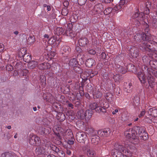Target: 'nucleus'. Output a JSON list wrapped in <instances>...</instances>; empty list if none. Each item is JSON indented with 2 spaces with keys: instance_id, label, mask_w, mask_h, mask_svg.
<instances>
[{
  "instance_id": "obj_31",
  "label": "nucleus",
  "mask_w": 157,
  "mask_h": 157,
  "mask_svg": "<svg viewBox=\"0 0 157 157\" xmlns=\"http://www.w3.org/2000/svg\"><path fill=\"white\" fill-rule=\"evenodd\" d=\"M71 49L69 47L67 46H63L61 49V52L63 53L65 52L66 54H68L70 52Z\"/></svg>"
},
{
  "instance_id": "obj_58",
  "label": "nucleus",
  "mask_w": 157,
  "mask_h": 157,
  "mask_svg": "<svg viewBox=\"0 0 157 157\" xmlns=\"http://www.w3.org/2000/svg\"><path fill=\"white\" fill-rule=\"evenodd\" d=\"M69 115L70 116H72L74 115L75 113L74 112L72 111V110L70 111V112L69 113Z\"/></svg>"
},
{
  "instance_id": "obj_14",
  "label": "nucleus",
  "mask_w": 157,
  "mask_h": 157,
  "mask_svg": "<svg viewBox=\"0 0 157 157\" xmlns=\"http://www.w3.org/2000/svg\"><path fill=\"white\" fill-rule=\"evenodd\" d=\"M129 53L133 58H136L139 55L138 49L133 47L130 49Z\"/></svg>"
},
{
  "instance_id": "obj_39",
  "label": "nucleus",
  "mask_w": 157,
  "mask_h": 157,
  "mask_svg": "<svg viewBox=\"0 0 157 157\" xmlns=\"http://www.w3.org/2000/svg\"><path fill=\"white\" fill-rule=\"evenodd\" d=\"M121 78V77L120 75L119 74H116L115 75H114L113 77L114 80L115 82L119 81Z\"/></svg>"
},
{
  "instance_id": "obj_11",
  "label": "nucleus",
  "mask_w": 157,
  "mask_h": 157,
  "mask_svg": "<svg viewBox=\"0 0 157 157\" xmlns=\"http://www.w3.org/2000/svg\"><path fill=\"white\" fill-rule=\"evenodd\" d=\"M97 133L99 136L106 137L110 135L111 131L109 129L100 130L98 131Z\"/></svg>"
},
{
  "instance_id": "obj_60",
  "label": "nucleus",
  "mask_w": 157,
  "mask_h": 157,
  "mask_svg": "<svg viewBox=\"0 0 157 157\" xmlns=\"http://www.w3.org/2000/svg\"><path fill=\"white\" fill-rule=\"evenodd\" d=\"M44 37L45 38H46L47 39H48L49 38V36L47 34H45L44 36Z\"/></svg>"
},
{
  "instance_id": "obj_45",
  "label": "nucleus",
  "mask_w": 157,
  "mask_h": 157,
  "mask_svg": "<svg viewBox=\"0 0 157 157\" xmlns=\"http://www.w3.org/2000/svg\"><path fill=\"white\" fill-rule=\"evenodd\" d=\"M88 53L94 55L96 53V52L94 49H89L88 51Z\"/></svg>"
},
{
  "instance_id": "obj_1",
  "label": "nucleus",
  "mask_w": 157,
  "mask_h": 157,
  "mask_svg": "<svg viewBox=\"0 0 157 157\" xmlns=\"http://www.w3.org/2000/svg\"><path fill=\"white\" fill-rule=\"evenodd\" d=\"M124 135L133 144H137L139 143L138 136L143 140H145L148 138L147 133L145 132L144 128L139 127H137L136 132L132 129H128L125 132Z\"/></svg>"
},
{
  "instance_id": "obj_25",
  "label": "nucleus",
  "mask_w": 157,
  "mask_h": 157,
  "mask_svg": "<svg viewBox=\"0 0 157 157\" xmlns=\"http://www.w3.org/2000/svg\"><path fill=\"white\" fill-rule=\"evenodd\" d=\"M84 114L85 118L89 120L91 118L93 114V112L92 110L88 109L86 111Z\"/></svg>"
},
{
  "instance_id": "obj_38",
  "label": "nucleus",
  "mask_w": 157,
  "mask_h": 157,
  "mask_svg": "<svg viewBox=\"0 0 157 157\" xmlns=\"http://www.w3.org/2000/svg\"><path fill=\"white\" fill-rule=\"evenodd\" d=\"M50 147L52 150L55 151L56 153H57L58 152H59V149L56 146L52 145H50Z\"/></svg>"
},
{
  "instance_id": "obj_4",
  "label": "nucleus",
  "mask_w": 157,
  "mask_h": 157,
  "mask_svg": "<svg viewBox=\"0 0 157 157\" xmlns=\"http://www.w3.org/2000/svg\"><path fill=\"white\" fill-rule=\"evenodd\" d=\"M148 76L147 79L149 85L151 86H153L155 84V82L152 75L157 77V71H152L150 68L147 69Z\"/></svg>"
},
{
  "instance_id": "obj_27",
  "label": "nucleus",
  "mask_w": 157,
  "mask_h": 157,
  "mask_svg": "<svg viewBox=\"0 0 157 157\" xmlns=\"http://www.w3.org/2000/svg\"><path fill=\"white\" fill-rule=\"evenodd\" d=\"M95 63V61L92 58L88 59L86 62V64L88 67H91Z\"/></svg>"
},
{
  "instance_id": "obj_64",
  "label": "nucleus",
  "mask_w": 157,
  "mask_h": 157,
  "mask_svg": "<svg viewBox=\"0 0 157 157\" xmlns=\"http://www.w3.org/2000/svg\"><path fill=\"white\" fill-rule=\"evenodd\" d=\"M11 128V127L10 125H9L7 127V128L9 129H10Z\"/></svg>"
},
{
  "instance_id": "obj_57",
  "label": "nucleus",
  "mask_w": 157,
  "mask_h": 157,
  "mask_svg": "<svg viewBox=\"0 0 157 157\" xmlns=\"http://www.w3.org/2000/svg\"><path fill=\"white\" fill-rule=\"evenodd\" d=\"M69 2L67 1H65L63 3V5L65 6H67L69 5Z\"/></svg>"
},
{
  "instance_id": "obj_24",
  "label": "nucleus",
  "mask_w": 157,
  "mask_h": 157,
  "mask_svg": "<svg viewBox=\"0 0 157 157\" xmlns=\"http://www.w3.org/2000/svg\"><path fill=\"white\" fill-rule=\"evenodd\" d=\"M125 0H121L119 2L118 6H116L113 8V10L117 11L121 9L122 7V6H123L125 3Z\"/></svg>"
},
{
  "instance_id": "obj_37",
  "label": "nucleus",
  "mask_w": 157,
  "mask_h": 157,
  "mask_svg": "<svg viewBox=\"0 0 157 157\" xmlns=\"http://www.w3.org/2000/svg\"><path fill=\"white\" fill-rule=\"evenodd\" d=\"M57 119L60 121H63L65 119V115L63 113H59L58 115Z\"/></svg>"
},
{
  "instance_id": "obj_23",
  "label": "nucleus",
  "mask_w": 157,
  "mask_h": 157,
  "mask_svg": "<svg viewBox=\"0 0 157 157\" xmlns=\"http://www.w3.org/2000/svg\"><path fill=\"white\" fill-rule=\"evenodd\" d=\"M150 115L154 117H157V109L155 108H150L148 111Z\"/></svg>"
},
{
  "instance_id": "obj_61",
  "label": "nucleus",
  "mask_w": 157,
  "mask_h": 157,
  "mask_svg": "<svg viewBox=\"0 0 157 157\" xmlns=\"http://www.w3.org/2000/svg\"><path fill=\"white\" fill-rule=\"evenodd\" d=\"M47 9L48 11H50L51 10V7L49 6H47Z\"/></svg>"
},
{
  "instance_id": "obj_51",
  "label": "nucleus",
  "mask_w": 157,
  "mask_h": 157,
  "mask_svg": "<svg viewBox=\"0 0 157 157\" xmlns=\"http://www.w3.org/2000/svg\"><path fill=\"white\" fill-rule=\"evenodd\" d=\"M22 73H23V75H26V74L28 73V71L26 69L23 70L22 71Z\"/></svg>"
},
{
  "instance_id": "obj_26",
  "label": "nucleus",
  "mask_w": 157,
  "mask_h": 157,
  "mask_svg": "<svg viewBox=\"0 0 157 157\" xmlns=\"http://www.w3.org/2000/svg\"><path fill=\"white\" fill-rule=\"evenodd\" d=\"M113 8L112 9V8L109 7H108L106 8L104 11V13L105 15H108L112 13L113 14L114 13V12L116 11L113 10Z\"/></svg>"
},
{
  "instance_id": "obj_49",
  "label": "nucleus",
  "mask_w": 157,
  "mask_h": 157,
  "mask_svg": "<svg viewBox=\"0 0 157 157\" xmlns=\"http://www.w3.org/2000/svg\"><path fill=\"white\" fill-rule=\"evenodd\" d=\"M145 113V111L144 109L141 112L140 114L139 115V117H141L143 116Z\"/></svg>"
},
{
  "instance_id": "obj_59",
  "label": "nucleus",
  "mask_w": 157,
  "mask_h": 157,
  "mask_svg": "<svg viewBox=\"0 0 157 157\" xmlns=\"http://www.w3.org/2000/svg\"><path fill=\"white\" fill-rule=\"evenodd\" d=\"M118 112V110L117 109H116L115 110L113 111L112 112V113L114 115L115 114V113Z\"/></svg>"
},
{
  "instance_id": "obj_2",
  "label": "nucleus",
  "mask_w": 157,
  "mask_h": 157,
  "mask_svg": "<svg viewBox=\"0 0 157 157\" xmlns=\"http://www.w3.org/2000/svg\"><path fill=\"white\" fill-rule=\"evenodd\" d=\"M132 18L134 19L136 18V20H138V22L137 24V25H139L142 21V24L144 25V27H145V33L144 34H143L142 36V39L144 41L149 40V38L148 36H149L148 34L147 35L146 33V32L147 33L148 32L149 25L145 21V18L144 13H139L137 12L135 13L133 15Z\"/></svg>"
},
{
  "instance_id": "obj_54",
  "label": "nucleus",
  "mask_w": 157,
  "mask_h": 157,
  "mask_svg": "<svg viewBox=\"0 0 157 157\" xmlns=\"http://www.w3.org/2000/svg\"><path fill=\"white\" fill-rule=\"evenodd\" d=\"M9 156V155L6 154V153H2L1 155V157H8Z\"/></svg>"
},
{
  "instance_id": "obj_35",
  "label": "nucleus",
  "mask_w": 157,
  "mask_h": 157,
  "mask_svg": "<svg viewBox=\"0 0 157 157\" xmlns=\"http://www.w3.org/2000/svg\"><path fill=\"white\" fill-rule=\"evenodd\" d=\"M118 71L122 74H124L127 72V70L126 66L123 67L122 66H119L118 68Z\"/></svg>"
},
{
  "instance_id": "obj_10",
  "label": "nucleus",
  "mask_w": 157,
  "mask_h": 157,
  "mask_svg": "<svg viewBox=\"0 0 157 157\" xmlns=\"http://www.w3.org/2000/svg\"><path fill=\"white\" fill-rule=\"evenodd\" d=\"M72 24H69L67 25V27L65 32L66 35L68 36H70L71 38H73L75 36L76 34L72 30Z\"/></svg>"
},
{
  "instance_id": "obj_30",
  "label": "nucleus",
  "mask_w": 157,
  "mask_h": 157,
  "mask_svg": "<svg viewBox=\"0 0 157 157\" xmlns=\"http://www.w3.org/2000/svg\"><path fill=\"white\" fill-rule=\"evenodd\" d=\"M55 31L56 34L58 35L65 34V32H64V29L62 27L57 28Z\"/></svg>"
},
{
  "instance_id": "obj_29",
  "label": "nucleus",
  "mask_w": 157,
  "mask_h": 157,
  "mask_svg": "<svg viewBox=\"0 0 157 157\" xmlns=\"http://www.w3.org/2000/svg\"><path fill=\"white\" fill-rule=\"evenodd\" d=\"M84 111L81 110L78 111L77 113V116L78 119H83L85 117Z\"/></svg>"
},
{
  "instance_id": "obj_50",
  "label": "nucleus",
  "mask_w": 157,
  "mask_h": 157,
  "mask_svg": "<svg viewBox=\"0 0 157 157\" xmlns=\"http://www.w3.org/2000/svg\"><path fill=\"white\" fill-rule=\"evenodd\" d=\"M150 13V10L147 8H146L144 12V14H148Z\"/></svg>"
},
{
  "instance_id": "obj_28",
  "label": "nucleus",
  "mask_w": 157,
  "mask_h": 157,
  "mask_svg": "<svg viewBox=\"0 0 157 157\" xmlns=\"http://www.w3.org/2000/svg\"><path fill=\"white\" fill-rule=\"evenodd\" d=\"M38 64L37 61H32L29 63L28 64V67L31 69H33L36 67Z\"/></svg>"
},
{
  "instance_id": "obj_8",
  "label": "nucleus",
  "mask_w": 157,
  "mask_h": 157,
  "mask_svg": "<svg viewBox=\"0 0 157 157\" xmlns=\"http://www.w3.org/2000/svg\"><path fill=\"white\" fill-rule=\"evenodd\" d=\"M87 136V135L84 132H78L76 134V138L78 142L84 143Z\"/></svg>"
},
{
  "instance_id": "obj_9",
  "label": "nucleus",
  "mask_w": 157,
  "mask_h": 157,
  "mask_svg": "<svg viewBox=\"0 0 157 157\" xmlns=\"http://www.w3.org/2000/svg\"><path fill=\"white\" fill-rule=\"evenodd\" d=\"M69 65L70 66L73 67V69L76 72H79L80 69L78 67V63L77 59L73 58L71 59L69 62Z\"/></svg>"
},
{
  "instance_id": "obj_62",
  "label": "nucleus",
  "mask_w": 157,
  "mask_h": 157,
  "mask_svg": "<svg viewBox=\"0 0 157 157\" xmlns=\"http://www.w3.org/2000/svg\"><path fill=\"white\" fill-rule=\"evenodd\" d=\"M107 82H109V84H112V83H111V80L109 79H108L107 80Z\"/></svg>"
},
{
  "instance_id": "obj_20",
  "label": "nucleus",
  "mask_w": 157,
  "mask_h": 157,
  "mask_svg": "<svg viewBox=\"0 0 157 157\" xmlns=\"http://www.w3.org/2000/svg\"><path fill=\"white\" fill-rule=\"evenodd\" d=\"M53 130L54 131V132H55V130H56V131H57V133L58 134H59V133H61V134H62V132H66V133H67V131L68 132H70V134L71 135H72V133L70 131V130H68V131H65V130H64V131H63V130L62 128H61L60 127H57L56 126H55L54 128H53Z\"/></svg>"
},
{
  "instance_id": "obj_43",
  "label": "nucleus",
  "mask_w": 157,
  "mask_h": 157,
  "mask_svg": "<svg viewBox=\"0 0 157 157\" xmlns=\"http://www.w3.org/2000/svg\"><path fill=\"white\" fill-rule=\"evenodd\" d=\"M86 0H78V3L80 5L82 6L85 4Z\"/></svg>"
},
{
  "instance_id": "obj_41",
  "label": "nucleus",
  "mask_w": 157,
  "mask_h": 157,
  "mask_svg": "<svg viewBox=\"0 0 157 157\" xmlns=\"http://www.w3.org/2000/svg\"><path fill=\"white\" fill-rule=\"evenodd\" d=\"M142 59L143 62L144 63H146L149 61L148 57L146 56H143L142 58Z\"/></svg>"
},
{
  "instance_id": "obj_19",
  "label": "nucleus",
  "mask_w": 157,
  "mask_h": 157,
  "mask_svg": "<svg viewBox=\"0 0 157 157\" xmlns=\"http://www.w3.org/2000/svg\"><path fill=\"white\" fill-rule=\"evenodd\" d=\"M78 43L79 46H85L88 43L87 38L84 37L80 38L78 40Z\"/></svg>"
},
{
  "instance_id": "obj_48",
  "label": "nucleus",
  "mask_w": 157,
  "mask_h": 157,
  "mask_svg": "<svg viewBox=\"0 0 157 157\" xmlns=\"http://www.w3.org/2000/svg\"><path fill=\"white\" fill-rule=\"evenodd\" d=\"M76 50L79 53L81 52L82 51V49L78 46H77L76 47Z\"/></svg>"
},
{
  "instance_id": "obj_56",
  "label": "nucleus",
  "mask_w": 157,
  "mask_h": 157,
  "mask_svg": "<svg viewBox=\"0 0 157 157\" xmlns=\"http://www.w3.org/2000/svg\"><path fill=\"white\" fill-rule=\"evenodd\" d=\"M102 2L104 3H109L111 2L110 0H101Z\"/></svg>"
},
{
  "instance_id": "obj_12",
  "label": "nucleus",
  "mask_w": 157,
  "mask_h": 157,
  "mask_svg": "<svg viewBox=\"0 0 157 157\" xmlns=\"http://www.w3.org/2000/svg\"><path fill=\"white\" fill-rule=\"evenodd\" d=\"M103 9V6L101 3L96 4L94 7L93 12L94 14H98L102 12Z\"/></svg>"
},
{
  "instance_id": "obj_33",
  "label": "nucleus",
  "mask_w": 157,
  "mask_h": 157,
  "mask_svg": "<svg viewBox=\"0 0 157 157\" xmlns=\"http://www.w3.org/2000/svg\"><path fill=\"white\" fill-rule=\"evenodd\" d=\"M26 50L24 48H22L18 52V55L20 57H23L26 54Z\"/></svg>"
},
{
  "instance_id": "obj_42",
  "label": "nucleus",
  "mask_w": 157,
  "mask_h": 157,
  "mask_svg": "<svg viewBox=\"0 0 157 157\" xmlns=\"http://www.w3.org/2000/svg\"><path fill=\"white\" fill-rule=\"evenodd\" d=\"M13 66L10 65H8L6 66V70L9 71H11L13 69Z\"/></svg>"
},
{
  "instance_id": "obj_55",
  "label": "nucleus",
  "mask_w": 157,
  "mask_h": 157,
  "mask_svg": "<svg viewBox=\"0 0 157 157\" xmlns=\"http://www.w3.org/2000/svg\"><path fill=\"white\" fill-rule=\"evenodd\" d=\"M18 66H19V67H21V63H17L16 64V65H15V67L18 70V69H19L18 68Z\"/></svg>"
},
{
  "instance_id": "obj_16",
  "label": "nucleus",
  "mask_w": 157,
  "mask_h": 157,
  "mask_svg": "<svg viewBox=\"0 0 157 157\" xmlns=\"http://www.w3.org/2000/svg\"><path fill=\"white\" fill-rule=\"evenodd\" d=\"M60 41L61 40H60L58 39V40H57L56 37L54 36L48 39V43L49 44H54L55 42H56V46H58Z\"/></svg>"
},
{
  "instance_id": "obj_52",
  "label": "nucleus",
  "mask_w": 157,
  "mask_h": 157,
  "mask_svg": "<svg viewBox=\"0 0 157 157\" xmlns=\"http://www.w3.org/2000/svg\"><path fill=\"white\" fill-rule=\"evenodd\" d=\"M74 139H72V140H69L68 141V143L69 144H73L74 143Z\"/></svg>"
},
{
  "instance_id": "obj_53",
  "label": "nucleus",
  "mask_w": 157,
  "mask_h": 157,
  "mask_svg": "<svg viewBox=\"0 0 157 157\" xmlns=\"http://www.w3.org/2000/svg\"><path fill=\"white\" fill-rule=\"evenodd\" d=\"M67 106L68 107L71 108L72 109H73L74 108V105L71 103L68 102L67 104Z\"/></svg>"
},
{
  "instance_id": "obj_13",
  "label": "nucleus",
  "mask_w": 157,
  "mask_h": 157,
  "mask_svg": "<svg viewBox=\"0 0 157 157\" xmlns=\"http://www.w3.org/2000/svg\"><path fill=\"white\" fill-rule=\"evenodd\" d=\"M41 146L40 147L36 148V152L38 155L43 154L45 157V155H47L48 153L45 150V148H44L43 147L42 144L41 143Z\"/></svg>"
},
{
  "instance_id": "obj_44",
  "label": "nucleus",
  "mask_w": 157,
  "mask_h": 157,
  "mask_svg": "<svg viewBox=\"0 0 157 157\" xmlns=\"http://www.w3.org/2000/svg\"><path fill=\"white\" fill-rule=\"evenodd\" d=\"M65 152L67 154L69 155H71V149L69 148H66L65 150Z\"/></svg>"
},
{
  "instance_id": "obj_3",
  "label": "nucleus",
  "mask_w": 157,
  "mask_h": 157,
  "mask_svg": "<svg viewBox=\"0 0 157 157\" xmlns=\"http://www.w3.org/2000/svg\"><path fill=\"white\" fill-rule=\"evenodd\" d=\"M109 107V104L104 99H102L98 104L96 102H92L90 105V110H92L95 109L96 111L98 112H105L106 109Z\"/></svg>"
},
{
  "instance_id": "obj_17",
  "label": "nucleus",
  "mask_w": 157,
  "mask_h": 157,
  "mask_svg": "<svg viewBox=\"0 0 157 157\" xmlns=\"http://www.w3.org/2000/svg\"><path fill=\"white\" fill-rule=\"evenodd\" d=\"M133 86L132 84L131 83H124V90L125 92L128 93H130L132 92Z\"/></svg>"
},
{
  "instance_id": "obj_7",
  "label": "nucleus",
  "mask_w": 157,
  "mask_h": 157,
  "mask_svg": "<svg viewBox=\"0 0 157 157\" xmlns=\"http://www.w3.org/2000/svg\"><path fill=\"white\" fill-rule=\"evenodd\" d=\"M102 89L99 86L94 88L92 90V94L94 98H100L102 95Z\"/></svg>"
},
{
  "instance_id": "obj_46",
  "label": "nucleus",
  "mask_w": 157,
  "mask_h": 157,
  "mask_svg": "<svg viewBox=\"0 0 157 157\" xmlns=\"http://www.w3.org/2000/svg\"><path fill=\"white\" fill-rule=\"evenodd\" d=\"M62 14L64 16H66L68 14V11L66 9H63L62 11Z\"/></svg>"
},
{
  "instance_id": "obj_6",
  "label": "nucleus",
  "mask_w": 157,
  "mask_h": 157,
  "mask_svg": "<svg viewBox=\"0 0 157 157\" xmlns=\"http://www.w3.org/2000/svg\"><path fill=\"white\" fill-rule=\"evenodd\" d=\"M84 150L88 157H93L95 156L96 153L93 150L90 148V144H88L84 146Z\"/></svg>"
},
{
  "instance_id": "obj_18",
  "label": "nucleus",
  "mask_w": 157,
  "mask_h": 157,
  "mask_svg": "<svg viewBox=\"0 0 157 157\" xmlns=\"http://www.w3.org/2000/svg\"><path fill=\"white\" fill-rule=\"evenodd\" d=\"M51 65L49 63H43L38 66V68L41 70L47 69L50 68Z\"/></svg>"
},
{
  "instance_id": "obj_22",
  "label": "nucleus",
  "mask_w": 157,
  "mask_h": 157,
  "mask_svg": "<svg viewBox=\"0 0 157 157\" xmlns=\"http://www.w3.org/2000/svg\"><path fill=\"white\" fill-rule=\"evenodd\" d=\"M96 134L94 135L89 136L91 138L92 143L95 144H98L99 140V137L98 136H96Z\"/></svg>"
},
{
  "instance_id": "obj_32",
  "label": "nucleus",
  "mask_w": 157,
  "mask_h": 157,
  "mask_svg": "<svg viewBox=\"0 0 157 157\" xmlns=\"http://www.w3.org/2000/svg\"><path fill=\"white\" fill-rule=\"evenodd\" d=\"M35 41V39L34 36H30L27 40V42L28 44H32Z\"/></svg>"
},
{
  "instance_id": "obj_47",
  "label": "nucleus",
  "mask_w": 157,
  "mask_h": 157,
  "mask_svg": "<svg viewBox=\"0 0 157 157\" xmlns=\"http://www.w3.org/2000/svg\"><path fill=\"white\" fill-rule=\"evenodd\" d=\"M101 59H104L106 58V55L104 52H102L100 56Z\"/></svg>"
},
{
  "instance_id": "obj_40",
  "label": "nucleus",
  "mask_w": 157,
  "mask_h": 157,
  "mask_svg": "<svg viewBox=\"0 0 157 157\" xmlns=\"http://www.w3.org/2000/svg\"><path fill=\"white\" fill-rule=\"evenodd\" d=\"M57 153L60 157H64L65 156L64 153L62 151L59 150Z\"/></svg>"
},
{
  "instance_id": "obj_15",
  "label": "nucleus",
  "mask_w": 157,
  "mask_h": 157,
  "mask_svg": "<svg viewBox=\"0 0 157 157\" xmlns=\"http://www.w3.org/2000/svg\"><path fill=\"white\" fill-rule=\"evenodd\" d=\"M85 129L86 133L89 136L95 135L96 134V132L90 126H86Z\"/></svg>"
},
{
  "instance_id": "obj_36",
  "label": "nucleus",
  "mask_w": 157,
  "mask_h": 157,
  "mask_svg": "<svg viewBox=\"0 0 157 157\" xmlns=\"http://www.w3.org/2000/svg\"><path fill=\"white\" fill-rule=\"evenodd\" d=\"M23 57L24 60L26 62H29L31 59V56L26 54Z\"/></svg>"
},
{
  "instance_id": "obj_63",
  "label": "nucleus",
  "mask_w": 157,
  "mask_h": 157,
  "mask_svg": "<svg viewBox=\"0 0 157 157\" xmlns=\"http://www.w3.org/2000/svg\"><path fill=\"white\" fill-rule=\"evenodd\" d=\"M14 34L16 35H17L18 34V32L17 31H16L14 32Z\"/></svg>"
},
{
  "instance_id": "obj_5",
  "label": "nucleus",
  "mask_w": 157,
  "mask_h": 157,
  "mask_svg": "<svg viewBox=\"0 0 157 157\" xmlns=\"http://www.w3.org/2000/svg\"><path fill=\"white\" fill-rule=\"evenodd\" d=\"M29 144L33 146H39L41 145L40 138L35 135H30L29 139Z\"/></svg>"
},
{
  "instance_id": "obj_34",
  "label": "nucleus",
  "mask_w": 157,
  "mask_h": 157,
  "mask_svg": "<svg viewBox=\"0 0 157 157\" xmlns=\"http://www.w3.org/2000/svg\"><path fill=\"white\" fill-rule=\"evenodd\" d=\"M40 80L43 87L45 86L46 84L45 77L44 75H41L40 77Z\"/></svg>"
},
{
  "instance_id": "obj_21",
  "label": "nucleus",
  "mask_w": 157,
  "mask_h": 157,
  "mask_svg": "<svg viewBox=\"0 0 157 157\" xmlns=\"http://www.w3.org/2000/svg\"><path fill=\"white\" fill-rule=\"evenodd\" d=\"M138 78L142 83L144 84L145 83L146 79L144 77V74L142 72H139L137 74Z\"/></svg>"
}]
</instances>
